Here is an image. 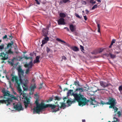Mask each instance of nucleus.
<instances>
[{"instance_id": "f257e3e1", "label": "nucleus", "mask_w": 122, "mask_h": 122, "mask_svg": "<svg viewBox=\"0 0 122 122\" xmlns=\"http://www.w3.org/2000/svg\"><path fill=\"white\" fill-rule=\"evenodd\" d=\"M17 70L18 72L19 78L15 75L12 74L11 75V80L15 83V85L20 94V100H21V98L24 99V103L25 107L26 108L29 104L30 100L29 99L27 98V94L24 93L22 94V90L20 86V84L22 85L23 84L24 85L22 86L24 90H26L28 89L27 84L28 83V81L26 77L24 76V73L21 69L19 67L18 68Z\"/></svg>"}, {"instance_id": "f03ea898", "label": "nucleus", "mask_w": 122, "mask_h": 122, "mask_svg": "<svg viewBox=\"0 0 122 122\" xmlns=\"http://www.w3.org/2000/svg\"><path fill=\"white\" fill-rule=\"evenodd\" d=\"M85 91L83 88H77L75 91L76 93L73 94V96L75 100L78 102L79 105L80 106H83L86 105L87 102L86 99L81 94V92Z\"/></svg>"}, {"instance_id": "7ed1b4c3", "label": "nucleus", "mask_w": 122, "mask_h": 122, "mask_svg": "<svg viewBox=\"0 0 122 122\" xmlns=\"http://www.w3.org/2000/svg\"><path fill=\"white\" fill-rule=\"evenodd\" d=\"M35 103L36 107H35L34 108V112H36L37 113L46 108L49 107L51 108L52 109H54L56 107V106L51 104L44 105L43 102H42L41 104H39L37 100L35 102Z\"/></svg>"}, {"instance_id": "20e7f679", "label": "nucleus", "mask_w": 122, "mask_h": 122, "mask_svg": "<svg viewBox=\"0 0 122 122\" xmlns=\"http://www.w3.org/2000/svg\"><path fill=\"white\" fill-rule=\"evenodd\" d=\"M116 103V100L113 98L110 99L109 100L108 102L106 103L104 102L103 101L101 102V103L102 105H110V106L109 107V108H112L114 109L115 113L117 112L118 109L116 107L114 106Z\"/></svg>"}, {"instance_id": "39448f33", "label": "nucleus", "mask_w": 122, "mask_h": 122, "mask_svg": "<svg viewBox=\"0 0 122 122\" xmlns=\"http://www.w3.org/2000/svg\"><path fill=\"white\" fill-rule=\"evenodd\" d=\"M13 105L14 108L16 110L19 111L23 110V108L20 103H19L17 104H15V102H14Z\"/></svg>"}, {"instance_id": "423d86ee", "label": "nucleus", "mask_w": 122, "mask_h": 122, "mask_svg": "<svg viewBox=\"0 0 122 122\" xmlns=\"http://www.w3.org/2000/svg\"><path fill=\"white\" fill-rule=\"evenodd\" d=\"M32 66V60L29 63L25 64V66L28 68L27 69L25 72L26 74H28L29 72L30 69L31 68Z\"/></svg>"}, {"instance_id": "0eeeda50", "label": "nucleus", "mask_w": 122, "mask_h": 122, "mask_svg": "<svg viewBox=\"0 0 122 122\" xmlns=\"http://www.w3.org/2000/svg\"><path fill=\"white\" fill-rule=\"evenodd\" d=\"M11 44L9 43L7 46V47L5 48V52L7 54H12L13 52L11 51Z\"/></svg>"}, {"instance_id": "6e6552de", "label": "nucleus", "mask_w": 122, "mask_h": 122, "mask_svg": "<svg viewBox=\"0 0 122 122\" xmlns=\"http://www.w3.org/2000/svg\"><path fill=\"white\" fill-rule=\"evenodd\" d=\"M36 87V84H34L33 85H32L30 88V94H32L33 93L34 90Z\"/></svg>"}, {"instance_id": "1a4fd4ad", "label": "nucleus", "mask_w": 122, "mask_h": 122, "mask_svg": "<svg viewBox=\"0 0 122 122\" xmlns=\"http://www.w3.org/2000/svg\"><path fill=\"white\" fill-rule=\"evenodd\" d=\"M58 24L59 25H64L66 24L65 22L64 19L63 18H61L58 20Z\"/></svg>"}, {"instance_id": "9d476101", "label": "nucleus", "mask_w": 122, "mask_h": 122, "mask_svg": "<svg viewBox=\"0 0 122 122\" xmlns=\"http://www.w3.org/2000/svg\"><path fill=\"white\" fill-rule=\"evenodd\" d=\"M0 56L2 57L1 58V59L2 60H5L8 58L7 55L5 54L4 52L2 53H1Z\"/></svg>"}, {"instance_id": "9b49d317", "label": "nucleus", "mask_w": 122, "mask_h": 122, "mask_svg": "<svg viewBox=\"0 0 122 122\" xmlns=\"http://www.w3.org/2000/svg\"><path fill=\"white\" fill-rule=\"evenodd\" d=\"M76 25L73 24H71L69 26L71 32L75 31L76 29Z\"/></svg>"}, {"instance_id": "f8f14e48", "label": "nucleus", "mask_w": 122, "mask_h": 122, "mask_svg": "<svg viewBox=\"0 0 122 122\" xmlns=\"http://www.w3.org/2000/svg\"><path fill=\"white\" fill-rule=\"evenodd\" d=\"M91 105H94L93 107H96L97 103L95 100H92L91 102Z\"/></svg>"}, {"instance_id": "ddd939ff", "label": "nucleus", "mask_w": 122, "mask_h": 122, "mask_svg": "<svg viewBox=\"0 0 122 122\" xmlns=\"http://www.w3.org/2000/svg\"><path fill=\"white\" fill-rule=\"evenodd\" d=\"M100 84L101 86L103 87H105L107 86L108 84L105 82L103 81H100Z\"/></svg>"}, {"instance_id": "4468645a", "label": "nucleus", "mask_w": 122, "mask_h": 122, "mask_svg": "<svg viewBox=\"0 0 122 122\" xmlns=\"http://www.w3.org/2000/svg\"><path fill=\"white\" fill-rule=\"evenodd\" d=\"M49 38L48 37H46L44 38V39L42 41V43L43 44H45L47 43L49 40Z\"/></svg>"}, {"instance_id": "2eb2a0df", "label": "nucleus", "mask_w": 122, "mask_h": 122, "mask_svg": "<svg viewBox=\"0 0 122 122\" xmlns=\"http://www.w3.org/2000/svg\"><path fill=\"white\" fill-rule=\"evenodd\" d=\"M71 49L75 51H79V48L76 46H74L71 47Z\"/></svg>"}, {"instance_id": "dca6fc26", "label": "nucleus", "mask_w": 122, "mask_h": 122, "mask_svg": "<svg viewBox=\"0 0 122 122\" xmlns=\"http://www.w3.org/2000/svg\"><path fill=\"white\" fill-rule=\"evenodd\" d=\"M16 59L15 58H14L11 61H9L8 62L10 64L11 66H13L14 65V61L16 60Z\"/></svg>"}, {"instance_id": "f3484780", "label": "nucleus", "mask_w": 122, "mask_h": 122, "mask_svg": "<svg viewBox=\"0 0 122 122\" xmlns=\"http://www.w3.org/2000/svg\"><path fill=\"white\" fill-rule=\"evenodd\" d=\"M39 57L38 56H36V59L34 61V63H35L39 62Z\"/></svg>"}, {"instance_id": "a211bd4d", "label": "nucleus", "mask_w": 122, "mask_h": 122, "mask_svg": "<svg viewBox=\"0 0 122 122\" xmlns=\"http://www.w3.org/2000/svg\"><path fill=\"white\" fill-rule=\"evenodd\" d=\"M70 0H62V1H60L59 4L60 5H61L63 4V3H66L68 1Z\"/></svg>"}, {"instance_id": "6ab92c4d", "label": "nucleus", "mask_w": 122, "mask_h": 122, "mask_svg": "<svg viewBox=\"0 0 122 122\" xmlns=\"http://www.w3.org/2000/svg\"><path fill=\"white\" fill-rule=\"evenodd\" d=\"M74 94L73 92V91L72 90H69L67 93V94L68 96L70 95H72L73 96V94Z\"/></svg>"}, {"instance_id": "aec40b11", "label": "nucleus", "mask_w": 122, "mask_h": 122, "mask_svg": "<svg viewBox=\"0 0 122 122\" xmlns=\"http://www.w3.org/2000/svg\"><path fill=\"white\" fill-rule=\"evenodd\" d=\"M75 100L74 101H70V100H68L67 101V103L69 105H70L72 103L75 102Z\"/></svg>"}, {"instance_id": "412c9836", "label": "nucleus", "mask_w": 122, "mask_h": 122, "mask_svg": "<svg viewBox=\"0 0 122 122\" xmlns=\"http://www.w3.org/2000/svg\"><path fill=\"white\" fill-rule=\"evenodd\" d=\"M107 56H110L111 58H113L115 57L116 56L113 55H112L111 54H109L108 55H106Z\"/></svg>"}, {"instance_id": "4be33fe9", "label": "nucleus", "mask_w": 122, "mask_h": 122, "mask_svg": "<svg viewBox=\"0 0 122 122\" xmlns=\"http://www.w3.org/2000/svg\"><path fill=\"white\" fill-rule=\"evenodd\" d=\"M60 15L61 17L64 18L66 16L65 14L63 13H61L60 14Z\"/></svg>"}, {"instance_id": "5701e85b", "label": "nucleus", "mask_w": 122, "mask_h": 122, "mask_svg": "<svg viewBox=\"0 0 122 122\" xmlns=\"http://www.w3.org/2000/svg\"><path fill=\"white\" fill-rule=\"evenodd\" d=\"M113 119H114V121H113L112 122H119V120L117 118L115 117H114Z\"/></svg>"}, {"instance_id": "b1692460", "label": "nucleus", "mask_w": 122, "mask_h": 122, "mask_svg": "<svg viewBox=\"0 0 122 122\" xmlns=\"http://www.w3.org/2000/svg\"><path fill=\"white\" fill-rule=\"evenodd\" d=\"M74 85H75L76 86H79V82L78 81H75L74 82Z\"/></svg>"}, {"instance_id": "393cba45", "label": "nucleus", "mask_w": 122, "mask_h": 122, "mask_svg": "<svg viewBox=\"0 0 122 122\" xmlns=\"http://www.w3.org/2000/svg\"><path fill=\"white\" fill-rule=\"evenodd\" d=\"M90 2L92 4H94L96 3V2L95 0H90Z\"/></svg>"}, {"instance_id": "a878e982", "label": "nucleus", "mask_w": 122, "mask_h": 122, "mask_svg": "<svg viewBox=\"0 0 122 122\" xmlns=\"http://www.w3.org/2000/svg\"><path fill=\"white\" fill-rule=\"evenodd\" d=\"M4 45H0V51H1L4 48Z\"/></svg>"}, {"instance_id": "bb28decb", "label": "nucleus", "mask_w": 122, "mask_h": 122, "mask_svg": "<svg viewBox=\"0 0 122 122\" xmlns=\"http://www.w3.org/2000/svg\"><path fill=\"white\" fill-rule=\"evenodd\" d=\"M97 90H98V91L102 90L103 91H104V92H105V89H99L98 88H97V90H96L95 91H93V92H96L97 91Z\"/></svg>"}, {"instance_id": "cd10ccee", "label": "nucleus", "mask_w": 122, "mask_h": 122, "mask_svg": "<svg viewBox=\"0 0 122 122\" xmlns=\"http://www.w3.org/2000/svg\"><path fill=\"white\" fill-rule=\"evenodd\" d=\"M24 57L26 59H32V58L31 57H28L26 56H24Z\"/></svg>"}, {"instance_id": "c85d7f7f", "label": "nucleus", "mask_w": 122, "mask_h": 122, "mask_svg": "<svg viewBox=\"0 0 122 122\" xmlns=\"http://www.w3.org/2000/svg\"><path fill=\"white\" fill-rule=\"evenodd\" d=\"M97 5H94L92 8V10H93L96 8L97 7Z\"/></svg>"}, {"instance_id": "c756f323", "label": "nucleus", "mask_w": 122, "mask_h": 122, "mask_svg": "<svg viewBox=\"0 0 122 122\" xmlns=\"http://www.w3.org/2000/svg\"><path fill=\"white\" fill-rule=\"evenodd\" d=\"M119 90L120 92H121V91H122V86H119Z\"/></svg>"}, {"instance_id": "7c9ffc66", "label": "nucleus", "mask_w": 122, "mask_h": 122, "mask_svg": "<svg viewBox=\"0 0 122 122\" xmlns=\"http://www.w3.org/2000/svg\"><path fill=\"white\" fill-rule=\"evenodd\" d=\"M81 3L83 4L84 5H86V2L84 1H82Z\"/></svg>"}, {"instance_id": "2f4dec72", "label": "nucleus", "mask_w": 122, "mask_h": 122, "mask_svg": "<svg viewBox=\"0 0 122 122\" xmlns=\"http://www.w3.org/2000/svg\"><path fill=\"white\" fill-rule=\"evenodd\" d=\"M117 114L119 117H120L121 115V113L120 111H118L117 112Z\"/></svg>"}, {"instance_id": "473e14b6", "label": "nucleus", "mask_w": 122, "mask_h": 122, "mask_svg": "<svg viewBox=\"0 0 122 122\" xmlns=\"http://www.w3.org/2000/svg\"><path fill=\"white\" fill-rule=\"evenodd\" d=\"M75 16L77 17L80 18L81 17H80V16L79 15L76 13H75Z\"/></svg>"}, {"instance_id": "72a5a7b5", "label": "nucleus", "mask_w": 122, "mask_h": 122, "mask_svg": "<svg viewBox=\"0 0 122 122\" xmlns=\"http://www.w3.org/2000/svg\"><path fill=\"white\" fill-rule=\"evenodd\" d=\"M60 99V98L58 97H55V100H59Z\"/></svg>"}, {"instance_id": "f704fd0d", "label": "nucleus", "mask_w": 122, "mask_h": 122, "mask_svg": "<svg viewBox=\"0 0 122 122\" xmlns=\"http://www.w3.org/2000/svg\"><path fill=\"white\" fill-rule=\"evenodd\" d=\"M50 50V49L48 47H47L46 48V51L47 52H49Z\"/></svg>"}, {"instance_id": "c9c22d12", "label": "nucleus", "mask_w": 122, "mask_h": 122, "mask_svg": "<svg viewBox=\"0 0 122 122\" xmlns=\"http://www.w3.org/2000/svg\"><path fill=\"white\" fill-rule=\"evenodd\" d=\"M115 40H114V39L112 40V41L111 43V44L112 45L113 44V43H114L115 42Z\"/></svg>"}, {"instance_id": "e433bc0d", "label": "nucleus", "mask_w": 122, "mask_h": 122, "mask_svg": "<svg viewBox=\"0 0 122 122\" xmlns=\"http://www.w3.org/2000/svg\"><path fill=\"white\" fill-rule=\"evenodd\" d=\"M64 29H66L68 31H69V30L68 28L67 27H65L64 28Z\"/></svg>"}, {"instance_id": "4c0bfd02", "label": "nucleus", "mask_w": 122, "mask_h": 122, "mask_svg": "<svg viewBox=\"0 0 122 122\" xmlns=\"http://www.w3.org/2000/svg\"><path fill=\"white\" fill-rule=\"evenodd\" d=\"M80 46L81 47V51L84 50V48L81 45Z\"/></svg>"}, {"instance_id": "58836bf2", "label": "nucleus", "mask_w": 122, "mask_h": 122, "mask_svg": "<svg viewBox=\"0 0 122 122\" xmlns=\"http://www.w3.org/2000/svg\"><path fill=\"white\" fill-rule=\"evenodd\" d=\"M84 19L85 20H87V18L86 16H84Z\"/></svg>"}, {"instance_id": "ea45409f", "label": "nucleus", "mask_w": 122, "mask_h": 122, "mask_svg": "<svg viewBox=\"0 0 122 122\" xmlns=\"http://www.w3.org/2000/svg\"><path fill=\"white\" fill-rule=\"evenodd\" d=\"M56 40L59 41H61V40L58 38H56Z\"/></svg>"}, {"instance_id": "a19ab883", "label": "nucleus", "mask_w": 122, "mask_h": 122, "mask_svg": "<svg viewBox=\"0 0 122 122\" xmlns=\"http://www.w3.org/2000/svg\"><path fill=\"white\" fill-rule=\"evenodd\" d=\"M37 2V4L38 5H39L40 4V2L38 1V0H35Z\"/></svg>"}, {"instance_id": "79ce46f5", "label": "nucleus", "mask_w": 122, "mask_h": 122, "mask_svg": "<svg viewBox=\"0 0 122 122\" xmlns=\"http://www.w3.org/2000/svg\"><path fill=\"white\" fill-rule=\"evenodd\" d=\"M85 11L86 12V14H88L89 12V11L87 10H86Z\"/></svg>"}, {"instance_id": "37998d69", "label": "nucleus", "mask_w": 122, "mask_h": 122, "mask_svg": "<svg viewBox=\"0 0 122 122\" xmlns=\"http://www.w3.org/2000/svg\"><path fill=\"white\" fill-rule=\"evenodd\" d=\"M97 27L98 28H100V26L99 24H97Z\"/></svg>"}, {"instance_id": "c03bdc74", "label": "nucleus", "mask_w": 122, "mask_h": 122, "mask_svg": "<svg viewBox=\"0 0 122 122\" xmlns=\"http://www.w3.org/2000/svg\"><path fill=\"white\" fill-rule=\"evenodd\" d=\"M7 37V36L6 35H5L3 37V39H5V38H6Z\"/></svg>"}, {"instance_id": "a18cd8bd", "label": "nucleus", "mask_w": 122, "mask_h": 122, "mask_svg": "<svg viewBox=\"0 0 122 122\" xmlns=\"http://www.w3.org/2000/svg\"><path fill=\"white\" fill-rule=\"evenodd\" d=\"M58 110H59V109L58 108L57 109V110H54V111H52V112H56L58 111Z\"/></svg>"}, {"instance_id": "49530a36", "label": "nucleus", "mask_w": 122, "mask_h": 122, "mask_svg": "<svg viewBox=\"0 0 122 122\" xmlns=\"http://www.w3.org/2000/svg\"><path fill=\"white\" fill-rule=\"evenodd\" d=\"M65 105V104L63 103L62 104L61 106L62 107H64V106Z\"/></svg>"}, {"instance_id": "de8ad7c7", "label": "nucleus", "mask_w": 122, "mask_h": 122, "mask_svg": "<svg viewBox=\"0 0 122 122\" xmlns=\"http://www.w3.org/2000/svg\"><path fill=\"white\" fill-rule=\"evenodd\" d=\"M98 31L99 32H100V28H98Z\"/></svg>"}, {"instance_id": "09e8293b", "label": "nucleus", "mask_w": 122, "mask_h": 122, "mask_svg": "<svg viewBox=\"0 0 122 122\" xmlns=\"http://www.w3.org/2000/svg\"><path fill=\"white\" fill-rule=\"evenodd\" d=\"M63 58H64L65 60H66V57L64 56L63 57Z\"/></svg>"}, {"instance_id": "8fccbe9b", "label": "nucleus", "mask_w": 122, "mask_h": 122, "mask_svg": "<svg viewBox=\"0 0 122 122\" xmlns=\"http://www.w3.org/2000/svg\"><path fill=\"white\" fill-rule=\"evenodd\" d=\"M112 45L111 44L109 46V48H111L112 47Z\"/></svg>"}, {"instance_id": "3c124183", "label": "nucleus", "mask_w": 122, "mask_h": 122, "mask_svg": "<svg viewBox=\"0 0 122 122\" xmlns=\"http://www.w3.org/2000/svg\"><path fill=\"white\" fill-rule=\"evenodd\" d=\"M35 81V79H33V80L32 81L33 82H34Z\"/></svg>"}, {"instance_id": "603ef678", "label": "nucleus", "mask_w": 122, "mask_h": 122, "mask_svg": "<svg viewBox=\"0 0 122 122\" xmlns=\"http://www.w3.org/2000/svg\"><path fill=\"white\" fill-rule=\"evenodd\" d=\"M115 54H118L119 53V52H118L116 51L115 52Z\"/></svg>"}, {"instance_id": "864d4df0", "label": "nucleus", "mask_w": 122, "mask_h": 122, "mask_svg": "<svg viewBox=\"0 0 122 122\" xmlns=\"http://www.w3.org/2000/svg\"><path fill=\"white\" fill-rule=\"evenodd\" d=\"M30 55L31 56H32L33 55V54L32 53H30Z\"/></svg>"}, {"instance_id": "5fc2aeb1", "label": "nucleus", "mask_w": 122, "mask_h": 122, "mask_svg": "<svg viewBox=\"0 0 122 122\" xmlns=\"http://www.w3.org/2000/svg\"><path fill=\"white\" fill-rule=\"evenodd\" d=\"M61 42H64V43H65V42L64 41H62V40H61Z\"/></svg>"}, {"instance_id": "6e6d98bb", "label": "nucleus", "mask_w": 122, "mask_h": 122, "mask_svg": "<svg viewBox=\"0 0 122 122\" xmlns=\"http://www.w3.org/2000/svg\"><path fill=\"white\" fill-rule=\"evenodd\" d=\"M97 1L98 2H101V0H97Z\"/></svg>"}, {"instance_id": "4d7b16f0", "label": "nucleus", "mask_w": 122, "mask_h": 122, "mask_svg": "<svg viewBox=\"0 0 122 122\" xmlns=\"http://www.w3.org/2000/svg\"><path fill=\"white\" fill-rule=\"evenodd\" d=\"M85 120H82V122H85Z\"/></svg>"}, {"instance_id": "13d9d810", "label": "nucleus", "mask_w": 122, "mask_h": 122, "mask_svg": "<svg viewBox=\"0 0 122 122\" xmlns=\"http://www.w3.org/2000/svg\"><path fill=\"white\" fill-rule=\"evenodd\" d=\"M42 43V44L41 45V47H42L43 46V45L44 44H43V43Z\"/></svg>"}, {"instance_id": "bf43d9fd", "label": "nucleus", "mask_w": 122, "mask_h": 122, "mask_svg": "<svg viewBox=\"0 0 122 122\" xmlns=\"http://www.w3.org/2000/svg\"><path fill=\"white\" fill-rule=\"evenodd\" d=\"M6 77L7 78L8 80H9V78L7 77V76H6Z\"/></svg>"}, {"instance_id": "052dcab7", "label": "nucleus", "mask_w": 122, "mask_h": 122, "mask_svg": "<svg viewBox=\"0 0 122 122\" xmlns=\"http://www.w3.org/2000/svg\"><path fill=\"white\" fill-rule=\"evenodd\" d=\"M14 94H16V93L15 92H14Z\"/></svg>"}, {"instance_id": "680f3d73", "label": "nucleus", "mask_w": 122, "mask_h": 122, "mask_svg": "<svg viewBox=\"0 0 122 122\" xmlns=\"http://www.w3.org/2000/svg\"><path fill=\"white\" fill-rule=\"evenodd\" d=\"M66 99V97H65V98H64V99H63V100H64L65 99Z\"/></svg>"}, {"instance_id": "e2e57ef3", "label": "nucleus", "mask_w": 122, "mask_h": 122, "mask_svg": "<svg viewBox=\"0 0 122 122\" xmlns=\"http://www.w3.org/2000/svg\"><path fill=\"white\" fill-rule=\"evenodd\" d=\"M82 12H83V13H84V11H82Z\"/></svg>"}, {"instance_id": "0e129e2a", "label": "nucleus", "mask_w": 122, "mask_h": 122, "mask_svg": "<svg viewBox=\"0 0 122 122\" xmlns=\"http://www.w3.org/2000/svg\"><path fill=\"white\" fill-rule=\"evenodd\" d=\"M35 96H37V95L36 94H35Z\"/></svg>"}, {"instance_id": "69168bd1", "label": "nucleus", "mask_w": 122, "mask_h": 122, "mask_svg": "<svg viewBox=\"0 0 122 122\" xmlns=\"http://www.w3.org/2000/svg\"><path fill=\"white\" fill-rule=\"evenodd\" d=\"M52 100H49V101H51Z\"/></svg>"}, {"instance_id": "338daca9", "label": "nucleus", "mask_w": 122, "mask_h": 122, "mask_svg": "<svg viewBox=\"0 0 122 122\" xmlns=\"http://www.w3.org/2000/svg\"><path fill=\"white\" fill-rule=\"evenodd\" d=\"M1 40H0V42H1Z\"/></svg>"}, {"instance_id": "774afa93", "label": "nucleus", "mask_w": 122, "mask_h": 122, "mask_svg": "<svg viewBox=\"0 0 122 122\" xmlns=\"http://www.w3.org/2000/svg\"><path fill=\"white\" fill-rule=\"evenodd\" d=\"M96 88V87H94L93 88V89H95V88Z\"/></svg>"}]
</instances>
